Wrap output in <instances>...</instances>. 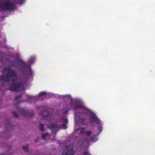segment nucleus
<instances>
[{
    "instance_id": "9",
    "label": "nucleus",
    "mask_w": 155,
    "mask_h": 155,
    "mask_svg": "<svg viewBox=\"0 0 155 155\" xmlns=\"http://www.w3.org/2000/svg\"><path fill=\"white\" fill-rule=\"evenodd\" d=\"M49 128L51 130L52 133L55 134L56 135L58 132V126L56 123H51L48 125Z\"/></svg>"
},
{
    "instance_id": "25",
    "label": "nucleus",
    "mask_w": 155,
    "mask_h": 155,
    "mask_svg": "<svg viewBox=\"0 0 155 155\" xmlns=\"http://www.w3.org/2000/svg\"><path fill=\"white\" fill-rule=\"evenodd\" d=\"M27 97L28 98H30H30H31V96H29V95H27Z\"/></svg>"
},
{
    "instance_id": "28",
    "label": "nucleus",
    "mask_w": 155,
    "mask_h": 155,
    "mask_svg": "<svg viewBox=\"0 0 155 155\" xmlns=\"http://www.w3.org/2000/svg\"><path fill=\"white\" fill-rule=\"evenodd\" d=\"M37 140H35V143H36L37 142Z\"/></svg>"
},
{
    "instance_id": "10",
    "label": "nucleus",
    "mask_w": 155,
    "mask_h": 155,
    "mask_svg": "<svg viewBox=\"0 0 155 155\" xmlns=\"http://www.w3.org/2000/svg\"><path fill=\"white\" fill-rule=\"evenodd\" d=\"M90 120L91 122H96L97 124H99L100 123V120L93 113L90 114Z\"/></svg>"
},
{
    "instance_id": "27",
    "label": "nucleus",
    "mask_w": 155,
    "mask_h": 155,
    "mask_svg": "<svg viewBox=\"0 0 155 155\" xmlns=\"http://www.w3.org/2000/svg\"><path fill=\"white\" fill-rule=\"evenodd\" d=\"M5 125L7 127L8 126V124H5Z\"/></svg>"
},
{
    "instance_id": "16",
    "label": "nucleus",
    "mask_w": 155,
    "mask_h": 155,
    "mask_svg": "<svg viewBox=\"0 0 155 155\" xmlns=\"http://www.w3.org/2000/svg\"><path fill=\"white\" fill-rule=\"evenodd\" d=\"M49 134L48 133H46V134H42V138L43 139L45 140V138L46 136L48 135Z\"/></svg>"
},
{
    "instance_id": "12",
    "label": "nucleus",
    "mask_w": 155,
    "mask_h": 155,
    "mask_svg": "<svg viewBox=\"0 0 155 155\" xmlns=\"http://www.w3.org/2000/svg\"><path fill=\"white\" fill-rule=\"evenodd\" d=\"M61 120H63L64 121L63 124H68V120L67 119L64 118V117H62L61 118Z\"/></svg>"
},
{
    "instance_id": "13",
    "label": "nucleus",
    "mask_w": 155,
    "mask_h": 155,
    "mask_svg": "<svg viewBox=\"0 0 155 155\" xmlns=\"http://www.w3.org/2000/svg\"><path fill=\"white\" fill-rule=\"evenodd\" d=\"M23 150L25 151H28V146H24L22 147Z\"/></svg>"
},
{
    "instance_id": "15",
    "label": "nucleus",
    "mask_w": 155,
    "mask_h": 155,
    "mask_svg": "<svg viewBox=\"0 0 155 155\" xmlns=\"http://www.w3.org/2000/svg\"><path fill=\"white\" fill-rule=\"evenodd\" d=\"M61 128L65 130L67 128V124H63L61 125Z\"/></svg>"
},
{
    "instance_id": "29",
    "label": "nucleus",
    "mask_w": 155,
    "mask_h": 155,
    "mask_svg": "<svg viewBox=\"0 0 155 155\" xmlns=\"http://www.w3.org/2000/svg\"><path fill=\"white\" fill-rule=\"evenodd\" d=\"M0 155H5V154H0Z\"/></svg>"
},
{
    "instance_id": "7",
    "label": "nucleus",
    "mask_w": 155,
    "mask_h": 155,
    "mask_svg": "<svg viewBox=\"0 0 155 155\" xmlns=\"http://www.w3.org/2000/svg\"><path fill=\"white\" fill-rule=\"evenodd\" d=\"M17 110L20 112L21 114L25 117H31L34 115V112L33 110H26L25 109L23 108H18Z\"/></svg>"
},
{
    "instance_id": "23",
    "label": "nucleus",
    "mask_w": 155,
    "mask_h": 155,
    "mask_svg": "<svg viewBox=\"0 0 155 155\" xmlns=\"http://www.w3.org/2000/svg\"><path fill=\"white\" fill-rule=\"evenodd\" d=\"M34 60V58L33 57L29 59V62L30 63H32Z\"/></svg>"
},
{
    "instance_id": "1",
    "label": "nucleus",
    "mask_w": 155,
    "mask_h": 155,
    "mask_svg": "<svg viewBox=\"0 0 155 155\" xmlns=\"http://www.w3.org/2000/svg\"><path fill=\"white\" fill-rule=\"evenodd\" d=\"M13 85H11L9 87V90L13 91H23L24 86L22 83H15L12 81Z\"/></svg>"
},
{
    "instance_id": "8",
    "label": "nucleus",
    "mask_w": 155,
    "mask_h": 155,
    "mask_svg": "<svg viewBox=\"0 0 155 155\" xmlns=\"http://www.w3.org/2000/svg\"><path fill=\"white\" fill-rule=\"evenodd\" d=\"M66 150H63L61 155H74L75 152L74 151V148L71 147L69 148L68 146L65 147Z\"/></svg>"
},
{
    "instance_id": "2",
    "label": "nucleus",
    "mask_w": 155,
    "mask_h": 155,
    "mask_svg": "<svg viewBox=\"0 0 155 155\" xmlns=\"http://www.w3.org/2000/svg\"><path fill=\"white\" fill-rule=\"evenodd\" d=\"M15 5L12 2L7 0L2 3V10H13L15 9Z\"/></svg>"
},
{
    "instance_id": "20",
    "label": "nucleus",
    "mask_w": 155,
    "mask_h": 155,
    "mask_svg": "<svg viewBox=\"0 0 155 155\" xmlns=\"http://www.w3.org/2000/svg\"><path fill=\"white\" fill-rule=\"evenodd\" d=\"M14 116L15 117H18V113L15 111H13L12 112Z\"/></svg>"
},
{
    "instance_id": "18",
    "label": "nucleus",
    "mask_w": 155,
    "mask_h": 155,
    "mask_svg": "<svg viewBox=\"0 0 155 155\" xmlns=\"http://www.w3.org/2000/svg\"><path fill=\"white\" fill-rule=\"evenodd\" d=\"M46 92H45L42 91L40 92L39 94V96L40 97L43 96H45L46 95Z\"/></svg>"
},
{
    "instance_id": "3",
    "label": "nucleus",
    "mask_w": 155,
    "mask_h": 155,
    "mask_svg": "<svg viewBox=\"0 0 155 155\" xmlns=\"http://www.w3.org/2000/svg\"><path fill=\"white\" fill-rule=\"evenodd\" d=\"M41 110L40 114L42 116L43 118L46 119H50L51 113L49 112L45 107H41L38 109V112Z\"/></svg>"
},
{
    "instance_id": "5",
    "label": "nucleus",
    "mask_w": 155,
    "mask_h": 155,
    "mask_svg": "<svg viewBox=\"0 0 155 155\" xmlns=\"http://www.w3.org/2000/svg\"><path fill=\"white\" fill-rule=\"evenodd\" d=\"M18 61L22 68H27V71L26 73H25V75L27 76H31L32 73L30 66L28 64H26L25 62L21 59H19Z\"/></svg>"
},
{
    "instance_id": "14",
    "label": "nucleus",
    "mask_w": 155,
    "mask_h": 155,
    "mask_svg": "<svg viewBox=\"0 0 155 155\" xmlns=\"http://www.w3.org/2000/svg\"><path fill=\"white\" fill-rule=\"evenodd\" d=\"M44 125L43 124H40L39 125V129L41 131H43L44 130Z\"/></svg>"
},
{
    "instance_id": "24",
    "label": "nucleus",
    "mask_w": 155,
    "mask_h": 155,
    "mask_svg": "<svg viewBox=\"0 0 155 155\" xmlns=\"http://www.w3.org/2000/svg\"><path fill=\"white\" fill-rule=\"evenodd\" d=\"M83 155H91L87 151L84 152Z\"/></svg>"
},
{
    "instance_id": "11",
    "label": "nucleus",
    "mask_w": 155,
    "mask_h": 155,
    "mask_svg": "<svg viewBox=\"0 0 155 155\" xmlns=\"http://www.w3.org/2000/svg\"><path fill=\"white\" fill-rule=\"evenodd\" d=\"M98 135H93L91 138V141L93 142H95L97 141V136Z\"/></svg>"
},
{
    "instance_id": "19",
    "label": "nucleus",
    "mask_w": 155,
    "mask_h": 155,
    "mask_svg": "<svg viewBox=\"0 0 155 155\" xmlns=\"http://www.w3.org/2000/svg\"><path fill=\"white\" fill-rule=\"evenodd\" d=\"M92 133V132L90 131H87L85 132V134H86V135L88 136H90L91 135Z\"/></svg>"
},
{
    "instance_id": "6",
    "label": "nucleus",
    "mask_w": 155,
    "mask_h": 155,
    "mask_svg": "<svg viewBox=\"0 0 155 155\" xmlns=\"http://www.w3.org/2000/svg\"><path fill=\"white\" fill-rule=\"evenodd\" d=\"M72 105L73 106V109L76 111L79 108L81 109L83 111H86V112H89L90 110L88 108L83 106L78 102L75 101L73 104L72 103Z\"/></svg>"
},
{
    "instance_id": "4",
    "label": "nucleus",
    "mask_w": 155,
    "mask_h": 155,
    "mask_svg": "<svg viewBox=\"0 0 155 155\" xmlns=\"http://www.w3.org/2000/svg\"><path fill=\"white\" fill-rule=\"evenodd\" d=\"M89 112L84 111L79 112L75 114L74 117L79 118V121L81 124H84V121L86 119L85 117L87 116V113Z\"/></svg>"
},
{
    "instance_id": "22",
    "label": "nucleus",
    "mask_w": 155,
    "mask_h": 155,
    "mask_svg": "<svg viewBox=\"0 0 155 155\" xmlns=\"http://www.w3.org/2000/svg\"><path fill=\"white\" fill-rule=\"evenodd\" d=\"M15 2L16 3L20 4L21 3V0H14Z\"/></svg>"
},
{
    "instance_id": "17",
    "label": "nucleus",
    "mask_w": 155,
    "mask_h": 155,
    "mask_svg": "<svg viewBox=\"0 0 155 155\" xmlns=\"http://www.w3.org/2000/svg\"><path fill=\"white\" fill-rule=\"evenodd\" d=\"M98 133L97 134V135H98L102 131V128L101 126H99L98 127Z\"/></svg>"
},
{
    "instance_id": "21",
    "label": "nucleus",
    "mask_w": 155,
    "mask_h": 155,
    "mask_svg": "<svg viewBox=\"0 0 155 155\" xmlns=\"http://www.w3.org/2000/svg\"><path fill=\"white\" fill-rule=\"evenodd\" d=\"M22 96V95H17L15 97V99L16 100H18V98H21Z\"/></svg>"
},
{
    "instance_id": "26",
    "label": "nucleus",
    "mask_w": 155,
    "mask_h": 155,
    "mask_svg": "<svg viewBox=\"0 0 155 155\" xmlns=\"http://www.w3.org/2000/svg\"><path fill=\"white\" fill-rule=\"evenodd\" d=\"M84 140L87 141H89V140L87 138H86L84 139Z\"/></svg>"
}]
</instances>
